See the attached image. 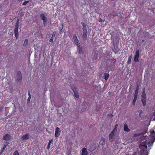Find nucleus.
<instances>
[{"label":"nucleus","instance_id":"1","mask_svg":"<svg viewBox=\"0 0 155 155\" xmlns=\"http://www.w3.org/2000/svg\"><path fill=\"white\" fill-rule=\"evenodd\" d=\"M117 131V129L116 127H115L111 132L110 134L109 135V140L110 141H112L114 136H115V134Z\"/></svg>","mask_w":155,"mask_h":155},{"label":"nucleus","instance_id":"2","mask_svg":"<svg viewBox=\"0 0 155 155\" xmlns=\"http://www.w3.org/2000/svg\"><path fill=\"white\" fill-rule=\"evenodd\" d=\"M19 27V20H18L15 24V28L14 29V34L15 37L17 39L19 35L18 28Z\"/></svg>","mask_w":155,"mask_h":155},{"label":"nucleus","instance_id":"3","mask_svg":"<svg viewBox=\"0 0 155 155\" xmlns=\"http://www.w3.org/2000/svg\"><path fill=\"white\" fill-rule=\"evenodd\" d=\"M71 88L74 92V95L75 97L77 98H79V95H78V91L76 90V88L74 87V85L71 86Z\"/></svg>","mask_w":155,"mask_h":155},{"label":"nucleus","instance_id":"4","mask_svg":"<svg viewBox=\"0 0 155 155\" xmlns=\"http://www.w3.org/2000/svg\"><path fill=\"white\" fill-rule=\"evenodd\" d=\"M139 52V50H137L136 51V54L135 55L134 58V61L136 62H138L139 61L138 59L140 56Z\"/></svg>","mask_w":155,"mask_h":155},{"label":"nucleus","instance_id":"5","mask_svg":"<svg viewBox=\"0 0 155 155\" xmlns=\"http://www.w3.org/2000/svg\"><path fill=\"white\" fill-rule=\"evenodd\" d=\"M17 81L20 82L22 79V75L20 71H18L17 72Z\"/></svg>","mask_w":155,"mask_h":155},{"label":"nucleus","instance_id":"6","mask_svg":"<svg viewBox=\"0 0 155 155\" xmlns=\"http://www.w3.org/2000/svg\"><path fill=\"white\" fill-rule=\"evenodd\" d=\"M61 132V131L60 129L58 127H57L55 130V133L54 135L55 137H58L60 135Z\"/></svg>","mask_w":155,"mask_h":155},{"label":"nucleus","instance_id":"7","mask_svg":"<svg viewBox=\"0 0 155 155\" xmlns=\"http://www.w3.org/2000/svg\"><path fill=\"white\" fill-rule=\"evenodd\" d=\"M40 18L43 21V23L45 24L47 21V18L45 16V15L43 14H41L40 15Z\"/></svg>","mask_w":155,"mask_h":155},{"label":"nucleus","instance_id":"8","mask_svg":"<svg viewBox=\"0 0 155 155\" xmlns=\"http://www.w3.org/2000/svg\"><path fill=\"white\" fill-rule=\"evenodd\" d=\"M11 138L12 137L11 136L8 134H6L3 137V139L6 141H8L11 139Z\"/></svg>","mask_w":155,"mask_h":155},{"label":"nucleus","instance_id":"9","mask_svg":"<svg viewBox=\"0 0 155 155\" xmlns=\"http://www.w3.org/2000/svg\"><path fill=\"white\" fill-rule=\"evenodd\" d=\"M29 134L28 133H27L23 135L21 137L22 140H24L29 139Z\"/></svg>","mask_w":155,"mask_h":155},{"label":"nucleus","instance_id":"10","mask_svg":"<svg viewBox=\"0 0 155 155\" xmlns=\"http://www.w3.org/2000/svg\"><path fill=\"white\" fill-rule=\"evenodd\" d=\"M140 148L141 151H145L147 148V145L144 144L143 145H141V146L140 147Z\"/></svg>","mask_w":155,"mask_h":155},{"label":"nucleus","instance_id":"11","mask_svg":"<svg viewBox=\"0 0 155 155\" xmlns=\"http://www.w3.org/2000/svg\"><path fill=\"white\" fill-rule=\"evenodd\" d=\"M113 50L115 54L117 53L120 51V49L117 46H115Z\"/></svg>","mask_w":155,"mask_h":155},{"label":"nucleus","instance_id":"12","mask_svg":"<svg viewBox=\"0 0 155 155\" xmlns=\"http://www.w3.org/2000/svg\"><path fill=\"white\" fill-rule=\"evenodd\" d=\"M82 155H87L88 154V152L87 151L86 149L84 147L83 148L82 150Z\"/></svg>","mask_w":155,"mask_h":155},{"label":"nucleus","instance_id":"13","mask_svg":"<svg viewBox=\"0 0 155 155\" xmlns=\"http://www.w3.org/2000/svg\"><path fill=\"white\" fill-rule=\"evenodd\" d=\"M9 144V143L6 142L5 143L4 145V146L3 148L1 149V153H2L4 151L5 148H6L7 146Z\"/></svg>","mask_w":155,"mask_h":155},{"label":"nucleus","instance_id":"14","mask_svg":"<svg viewBox=\"0 0 155 155\" xmlns=\"http://www.w3.org/2000/svg\"><path fill=\"white\" fill-rule=\"evenodd\" d=\"M81 24L83 26V31H87L86 25L85 23L83 22H82Z\"/></svg>","mask_w":155,"mask_h":155},{"label":"nucleus","instance_id":"15","mask_svg":"<svg viewBox=\"0 0 155 155\" xmlns=\"http://www.w3.org/2000/svg\"><path fill=\"white\" fill-rule=\"evenodd\" d=\"M83 38L86 39L87 38V31H83Z\"/></svg>","mask_w":155,"mask_h":155},{"label":"nucleus","instance_id":"16","mask_svg":"<svg viewBox=\"0 0 155 155\" xmlns=\"http://www.w3.org/2000/svg\"><path fill=\"white\" fill-rule=\"evenodd\" d=\"M56 35V32H54L52 35V36L51 37L50 39L49 40V41L50 42H51L53 43V39L54 38V37Z\"/></svg>","mask_w":155,"mask_h":155},{"label":"nucleus","instance_id":"17","mask_svg":"<svg viewBox=\"0 0 155 155\" xmlns=\"http://www.w3.org/2000/svg\"><path fill=\"white\" fill-rule=\"evenodd\" d=\"M124 129L125 131L128 132L130 131V130L128 127L127 125L125 124L124 125Z\"/></svg>","mask_w":155,"mask_h":155},{"label":"nucleus","instance_id":"18","mask_svg":"<svg viewBox=\"0 0 155 155\" xmlns=\"http://www.w3.org/2000/svg\"><path fill=\"white\" fill-rule=\"evenodd\" d=\"M109 77V74L108 73H105L104 75V79L107 81Z\"/></svg>","mask_w":155,"mask_h":155},{"label":"nucleus","instance_id":"19","mask_svg":"<svg viewBox=\"0 0 155 155\" xmlns=\"http://www.w3.org/2000/svg\"><path fill=\"white\" fill-rule=\"evenodd\" d=\"M78 48L77 49V50L79 52V53L80 54H82V47L81 46H80L78 47Z\"/></svg>","mask_w":155,"mask_h":155},{"label":"nucleus","instance_id":"20","mask_svg":"<svg viewBox=\"0 0 155 155\" xmlns=\"http://www.w3.org/2000/svg\"><path fill=\"white\" fill-rule=\"evenodd\" d=\"M74 41L75 45H77L78 47L80 46V44L79 42V41L78 39L76 40H74Z\"/></svg>","mask_w":155,"mask_h":155},{"label":"nucleus","instance_id":"21","mask_svg":"<svg viewBox=\"0 0 155 155\" xmlns=\"http://www.w3.org/2000/svg\"><path fill=\"white\" fill-rule=\"evenodd\" d=\"M132 56L131 55H130L128 59L127 63L128 64H130L131 62V60L132 59Z\"/></svg>","mask_w":155,"mask_h":155},{"label":"nucleus","instance_id":"22","mask_svg":"<svg viewBox=\"0 0 155 155\" xmlns=\"http://www.w3.org/2000/svg\"><path fill=\"white\" fill-rule=\"evenodd\" d=\"M28 40L27 39H25L23 44L24 46H26L28 45Z\"/></svg>","mask_w":155,"mask_h":155},{"label":"nucleus","instance_id":"23","mask_svg":"<svg viewBox=\"0 0 155 155\" xmlns=\"http://www.w3.org/2000/svg\"><path fill=\"white\" fill-rule=\"evenodd\" d=\"M137 97H134L133 100L132 102V104L133 105H134L135 104V102L137 100Z\"/></svg>","mask_w":155,"mask_h":155},{"label":"nucleus","instance_id":"24","mask_svg":"<svg viewBox=\"0 0 155 155\" xmlns=\"http://www.w3.org/2000/svg\"><path fill=\"white\" fill-rule=\"evenodd\" d=\"M153 141H151V142H149L147 143V145L148 146V147H149L152 146H153Z\"/></svg>","mask_w":155,"mask_h":155},{"label":"nucleus","instance_id":"25","mask_svg":"<svg viewBox=\"0 0 155 155\" xmlns=\"http://www.w3.org/2000/svg\"><path fill=\"white\" fill-rule=\"evenodd\" d=\"M141 101L143 104V106L144 107L146 105V101L144 100L141 99Z\"/></svg>","mask_w":155,"mask_h":155},{"label":"nucleus","instance_id":"26","mask_svg":"<svg viewBox=\"0 0 155 155\" xmlns=\"http://www.w3.org/2000/svg\"><path fill=\"white\" fill-rule=\"evenodd\" d=\"M143 90L142 92V95L141 96L142 97H146V94L144 91V88H143Z\"/></svg>","mask_w":155,"mask_h":155},{"label":"nucleus","instance_id":"27","mask_svg":"<svg viewBox=\"0 0 155 155\" xmlns=\"http://www.w3.org/2000/svg\"><path fill=\"white\" fill-rule=\"evenodd\" d=\"M29 1H24L22 3V5H26L27 3L29 2Z\"/></svg>","mask_w":155,"mask_h":155},{"label":"nucleus","instance_id":"28","mask_svg":"<svg viewBox=\"0 0 155 155\" xmlns=\"http://www.w3.org/2000/svg\"><path fill=\"white\" fill-rule=\"evenodd\" d=\"M73 38L74 41V40H76L78 39L77 37L75 34L73 35Z\"/></svg>","mask_w":155,"mask_h":155},{"label":"nucleus","instance_id":"29","mask_svg":"<svg viewBox=\"0 0 155 155\" xmlns=\"http://www.w3.org/2000/svg\"><path fill=\"white\" fill-rule=\"evenodd\" d=\"M13 155H19V154L18 151L16 150L14 153Z\"/></svg>","mask_w":155,"mask_h":155},{"label":"nucleus","instance_id":"30","mask_svg":"<svg viewBox=\"0 0 155 155\" xmlns=\"http://www.w3.org/2000/svg\"><path fill=\"white\" fill-rule=\"evenodd\" d=\"M138 91H135V92L134 94V97H137Z\"/></svg>","mask_w":155,"mask_h":155},{"label":"nucleus","instance_id":"31","mask_svg":"<svg viewBox=\"0 0 155 155\" xmlns=\"http://www.w3.org/2000/svg\"><path fill=\"white\" fill-rule=\"evenodd\" d=\"M28 95H29V97L28 99V101L29 100V101L31 97V95L30 94V93L29 92V91L28 92Z\"/></svg>","mask_w":155,"mask_h":155},{"label":"nucleus","instance_id":"32","mask_svg":"<svg viewBox=\"0 0 155 155\" xmlns=\"http://www.w3.org/2000/svg\"><path fill=\"white\" fill-rule=\"evenodd\" d=\"M53 139H51V140H49L48 144H49V145H50L53 142Z\"/></svg>","mask_w":155,"mask_h":155},{"label":"nucleus","instance_id":"33","mask_svg":"<svg viewBox=\"0 0 155 155\" xmlns=\"http://www.w3.org/2000/svg\"><path fill=\"white\" fill-rule=\"evenodd\" d=\"M107 116H108L109 117L111 118L113 117V115L112 114H108Z\"/></svg>","mask_w":155,"mask_h":155},{"label":"nucleus","instance_id":"34","mask_svg":"<svg viewBox=\"0 0 155 155\" xmlns=\"http://www.w3.org/2000/svg\"><path fill=\"white\" fill-rule=\"evenodd\" d=\"M104 21H103L102 19H101L100 18L99 19V20H98V21L99 22H102Z\"/></svg>","mask_w":155,"mask_h":155},{"label":"nucleus","instance_id":"35","mask_svg":"<svg viewBox=\"0 0 155 155\" xmlns=\"http://www.w3.org/2000/svg\"><path fill=\"white\" fill-rule=\"evenodd\" d=\"M142 113V110H140L138 111V113H139V115H140V114Z\"/></svg>","mask_w":155,"mask_h":155},{"label":"nucleus","instance_id":"36","mask_svg":"<svg viewBox=\"0 0 155 155\" xmlns=\"http://www.w3.org/2000/svg\"><path fill=\"white\" fill-rule=\"evenodd\" d=\"M150 134H155V132L154 131H153L150 133Z\"/></svg>","mask_w":155,"mask_h":155},{"label":"nucleus","instance_id":"37","mask_svg":"<svg viewBox=\"0 0 155 155\" xmlns=\"http://www.w3.org/2000/svg\"><path fill=\"white\" fill-rule=\"evenodd\" d=\"M50 145L48 144V146H47V149H49L50 147Z\"/></svg>","mask_w":155,"mask_h":155},{"label":"nucleus","instance_id":"38","mask_svg":"<svg viewBox=\"0 0 155 155\" xmlns=\"http://www.w3.org/2000/svg\"><path fill=\"white\" fill-rule=\"evenodd\" d=\"M141 99L146 100V97H142Z\"/></svg>","mask_w":155,"mask_h":155},{"label":"nucleus","instance_id":"39","mask_svg":"<svg viewBox=\"0 0 155 155\" xmlns=\"http://www.w3.org/2000/svg\"><path fill=\"white\" fill-rule=\"evenodd\" d=\"M139 89L138 87V86L136 87V90L135 91H138V90Z\"/></svg>","mask_w":155,"mask_h":155},{"label":"nucleus","instance_id":"40","mask_svg":"<svg viewBox=\"0 0 155 155\" xmlns=\"http://www.w3.org/2000/svg\"><path fill=\"white\" fill-rule=\"evenodd\" d=\"M117 125L115 126V127H116V128L117 129Z\"/></svg>","mask_w":155,"mask_h":155},{"label":"nucleus","instance_id":"41","mask_svg":"<svg viewBox=\"0 0 155 155\" xmlns=\"http://www.w3.org/2000/svg\"><path fill=\"white\" fill-rule=\"evenodd\" d=\"M144 40H143L142 41V42H144Z\"/></svg>","mask_w":155,"mask_h":155},{"label":"nucleus","instance_id":"42","mask_svg":"<svg viewBox=\"0 0 155 155\" xmlns=\"http://www.w3.org/2000/svg\"><path fill=\"white\" fill-rule=\"evenodd\" d=\"M62 28H63V26L62 27V29H61V30H62Z\"/></svg>","mask_w":155,"mask_h":155}]
</instances>
